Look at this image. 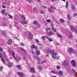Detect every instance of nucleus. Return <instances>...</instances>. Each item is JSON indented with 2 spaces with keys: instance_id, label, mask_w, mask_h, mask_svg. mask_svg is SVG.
Listing matches in <instances>:
<instances>
[{
  "instance_id": "603ef678",
  "label": "nucleus",
  "mask_w": 77,
  "mask_h": 77,
  "mask_svg": "<svg viewBox=\"0 0 77 77\" xmlns=\"http://www.w3.org/2000/svg\"><path fill=\"white\" fill-rule=\"evenodd\" d=\"M2 57V54L0 53V57Z\"/></svg>"
},
{
  "instance_id": "6ab92c4d",
  "label": "nucleus",
  "mask_w": 77,
  "mask_h": 77,
  "mask_svg": "<svg viewBox=\"0 0 77 77\" xmlns=\"http://www.w3.org/2000/svg\"><path fill=\"white\" fill-rule=\"evenodd\" d=\"M2 35H3L4 36H5V35H6V32H5V31H2Z\"/></svg>"
},
{
  "instance_id": "1a4fd4ad",
  "label": "nucleus",
  "mask_w": 77,
  "mask_h": 77,
  "mask_svg": "<svg viewBox=\"0 0 77 77\" xmlns=\"http://www.w3.org/2000/svg\"><path fill=\"white\" fill-rule=\"evenodd\" d=\"M17 74L20 77H23V75H24V73H23L18 72Z\"/></svg>"
},
{
  "instance_id": "412c9836",
  "label": "nucleus",
  "mask_w": 77,
  "mask_h": 77,
  "mask_svg": "<svg viewBox=\"0 0 77 77\" xmlns=\"http://www.w3.org/2000/svg\"><path fill=\"white\" fill-rule=\"evenodd\" d=\"M60 21L61 22V23H64L65 22V21L62 19H61L60 20Z\"/></svg>"
},
{
  "instance_id": "5fc2aeb1",
  "label": "nucleus",
  "mask_w": 77,
  "mask_h": 77,
  "mask_svg": "<svg viewBox=\"0 0 77 77\" xmlns=\"http://www.w3.org/2000/svg\"><path fill=\"white\" fill-rule=\"evenodd\" d=\"M23 60H26V58L25 57H23Z\"/></svg>"
},
{
  "instance_id": "473e14b6",
  "label": "nucleus",
  "mask_w": 77,
  "mask_h": 77,
  "mask_svg": "<svg viewBox=\"0 0 77 77\" xmlns=\"http://www.w3.org/2000/svg\"><path fill=\"white\" fill-rule=\"evenodd\" d=\"M50 19L47 20H46L47 22H48V23H50Z\"/></svg>"
},
{
  "instance_id": "c85d7f7f",
  "label": "nucleus",
  "mask_w": 77,
  "mask_h": 77,
  "mask_svg": "<svg viewBox=\"0 0 77 77\" xmlns=\"http://www.w3.org/2000/svg\"><path fill=\"white\" fill-rule=\"evenodd\" d=\"M48 40L49 42H51V41H53V40L50 38H48Z\"/></svg>"
},
{
  "instance_id": "338daca9",
  "label": "nucleus",
  "mask_w": 77,
  "mask_h": 77,
  "mask_svg": "<svg viewBox=\"0 0 77 77\" xmlns=\"http://www.w3.org/2000/svg\"><path fill=\"white\" fill-rule=\"evenodd\" d=\"M37 60H39V58H37Z\"/></svg>"
},
{
  "instance_id": "c756f323",
  "label": "nucleus",
  "mask_w": 77,
  "mask_h": 77,
  "mask_svg": "<svg viewBox=\"0 0 77 77\" xmlns=\"http://www.w3.org/2000/svg\"><path fill=\"white\" fill-rule=\"evenodd\" d=\"M27 2H29V3H31L32 2V0H26Z\"/></svg>"
},
{
  "instance_id": "dca6fc26",
  "label": "nucleus",
  "mask_w": 77,
  "mask_h": 77,
  "mask_svg": "<svg viewBox=\"0 0 77 77\" xmlns=\"http://www.w3.org/2000/svg\"><path fill=\"white\" fill-rule=\"evenodd\" d=\"M33 23L34 24H37V23H38V22L37 21L34 20L33 22Z\"/></svg>"
},
{
  "instance_id": "052dcab7",
  "label": "nucleus",
  "mask_w": 77,
  "mask_h": 77,
  "mask_svg": "<svg viewBox=\"0 0 77 77\" xmlns=\"http://www.w3.org/2000/svg\"><path fill=\"white\" fill-rule=\"evenodd\" d=\"M3 69V68H0V71H2V70H3V69Z\"/></svg>"
},
{
  "instance_id": "58836bf2",
  "label": "nucleus",
  "mask_w": 77,
  "mask_h": 77,
  "mask_svg": "<svg viewBox=\"0 0 77 77\" xmlns=\"http://www.w3.org/2000/svg\"><path fill=\"white\" fill-rule=\"evenodd\" d=\"M40 13L42 14H44V12L43 11H40Z\"/></svg>"
},
{
  "instance_id": "f257e3e1",
  "label": "nucleus",
  "mask_w": 77,
  "mask_h": 77,
  "mask_svg": "<svg viewBox=\"0 0 77 77\" xmlns=\"http://www.w3.org/2000/svg\"><path fill=\"white\" fill-rule=\"evenodd\" d=\"M47 53H50L51 55L52 54V59H56V57L55 56H56L57 55V53H56L54 52V51H52L50 49H48L47 51Z\"/></svg>"
},
{
  "instance_id": "bf43d9fd",
  "label": "nucleus",
  "mask_w": 77,
  "mask_h": 77,
  "mask_svg": "<svg viewBox=\"0 0 77 77\" xmlns=\"http://www.w3.org/2000/svg\"><path fill=\"white\" fill-rule=\"evenodd\" d=\"M57 68H60V67L59 66H57Z\"/></svg>"
},
{
  "instance_id": "8fccbe9b",
  "label": "nucleus",
  "mask_w": 77,
  "mask_h": 77,
  "mask_svg": "<svg viewBox=\"0 0 77 77\" xmlns=\"http://www.w3.org/2000/svg\"><path fill=\"white\" fill-rule=\"evenodd\" d=\"M46 38L47 39H48V38H49L48 37V36L47 35L46 36Z\"/></svg>"
},
{
  "instance_id": "c9c22d12",
  "label": "nucleus",
  "mask_w": 77,
  "mask_h": 77,
  "mask_svg": "<svg viewBox=\"0 0 77 77\" xmlns=\"http://www.w3.org/2000/svg\"><path fill=\"white\" fill-rule=\"evenodd\" d=\"M76 15H77V14L76 13H74L73 14V16H74V17H76Z\"/></svg>"
},
{
  "instance_id": "9d476101",
  "label": "nucleus",
  "mask_w": 77,
  "mask_h": 77,
  "mask_svg": "<svg viewBox=\"0 0 77 77\" xmlns=\"http://www.w3.org/2000/svg\"><path fill=\"white\" fill-rule=\"evenodd\" d=\"M71 8L72 11H75L76 8L74 6V5L72 4L71 5Z\"/></svg>"
},
{
  "instance_id": "ea45409f",
  "label": "nucleus",
  "mask_w": 77,
  "mask_h": 77,
  "mask_svg": "<svg viewBox=\"0 0 77 77\" xmlns=\"http://www.w3.org/2000/svg\"><path fill=\"white\" fill-rule=\"evenodd\" d=\"M38 69L39 71H42V69L41 68H38Z\"/></svg>"
},
{
  "instance_id": "de8ad7c7",
  "label": "nucleus",
  "mask_w": 77,
  "mask_h": 77,
  "mask_svg": "<svg viewBox=\"0 0 77 77\" xmlns=\"http://www.w3.org/2000/svg\"><path fill=\"white\" fill-rule=\"evenodd\" d=\"M3 57H5L6 56V54L4 53H3Z\"/></svg>"
},
{
  "instance_id": "09e8293b",
  "label": "nucleus",
  "mask_w": 77,
  "mask_h": 77,
  "mask_svg": "<svg viewBox=\"0 0 77 77\" xmlns=\"http://www.w3.org/2000/svg\"><path fill=\"white\" fill-rule=\"evenodd\" d=\"M14 24H18V22H17L15 21H14Z\"/></svg>"
},
{
  "instance_id": "4d7b16f0",
  "label": "nucleus",
  "mask_w": 77,
  "mask_h": 77,
  "mask_svg": "<svg viewBox=\"0 0 77 77\" xmlns=\"http://www.w3.org/2000/svg\"><path fill=\"white\" fill-rule=\"evenodd\" d=\"M50 8H51L52 9H53L54 8L52 6H51L50 7Z\"/></svg>"
},
{
  "instance_id": "423d86ee",
  "label": "nucleus",
  "mask_w": 77,
  "mask_h": 77,
  "mask_svg": "<svg viewBox=\"0 0 77 77\" xmlns=\"http://www.w3.org/2000/svg\"><path fill=\"white\" fill-rule=\"evenodd\" d=\"M63 65L64 66H66L68 65V62L66 61H64L63 63Z\"/></svg>"
},
{
  "instance_id": "bb28decb",
  "label": "nucleus",
  "mask_w": 77,
  "mask_h": 77,
  "mask_svg": "<svg viewBox=\"0 0 77 77\" xmlns=\"http://www.w3.org/2000/svg\"><path fill=\"white\" fill-rule=\"evenodd\" d=\"M51 29V28H46V33H47V32H48V30H50Z\"/></svg>"
},
{
  "instance_id": "680f3d73",
  "label": "nucleus",
  "mask_w": 77,
  "mask_h": 77,
  "mask_svg": "<svg viewBox=\"0 0 77 77\" xmlns=\"http://www.w3.org/2000/svg\"><path fill=\"white\" fill-rule=\"evenodd\" d=\"M4 14L5 15H8V13H4Z\"/></svg>"
},
{
  "instance_id": "5701e85b",
  "label": "nucleus",
  "mask_w": 77,
  "mask_h": 77,
  "mask_svg": "<svg viewBox=\"0 0 77 77\" xmlns=\"http://www.w3.org/2000/svg\"><path fill=\"white\" fill-rule=\"evenodd\" d=\"M22 18L23 20H26V18H25V17L24 15H22Z\"/></svg>"
},
{
  "instance_id": "72a5a7b5",
  "label": "nucleus",
  "mask_w": 77,
  "mask_h": 77,
  "mask_svg": "<svg viewBox=\"0 0 77 77\" xmlns=\"http://www.w3.org/2000/svg\"><path fill=\"white\" fill-rule=\"evenodd\" d=\"M1 60L4 63H5V61L4 60V59L3 58H1Z\"/></svg>"
},
{
  "instance_id": "b1692460",
  "label": "nucleus",
  "mask_w": 77,
  "mask_h": 77,
  "mask_svg": "<svg viewBox=\"0 0 77 77\" xmlns=\"http://www.w3.org/2000/svg\"><path fill=\"white\" fill-rule=\"evenodd\" d=\"M35 46L34 45H32V46H31V48H32V49H33V48H35Z\"/></svg>"
},
{
  "instance_id": "e2e57ef3",
  "label": "nucleus",
  "mask_w": 77,
  "mask_h": 77,
  "mask_svg": "<svg viewBox=\"0 0 77 77\" xmlns=\"http://www.w3.org/2000/svg\"><path fill=\"white\" fill-rule=\"evenodd\" d=\"M44 62H45V61H44V60H42V63H44Z\"/></svg>"
},
{
  "instance_id": "cd10ccee",
  "label": "nucleus",
  "mask_w": 77,
  "mask_h": 77,
  "mask_svg": "<svg viewBox=\"0 0 77 77\" xmlns=\"http://www.w3.org/2000/svg\"><path fill=\"white\" fill-rule=\"evenodd\" d=\"M20 49L21 50H22V51H24V52H26V50H24L23 48H21Z\"/></svg>"
},
{
  "instance_id": "0eeeda50",
  "label": "nucleus",
  "mask_w": 77,
  "mask_h": 77,
  "mask_svg": "<svg viewBox=\"0 0 77 77\" xmlns=\"http://www.w3.org/2000/svg\"><path fill=\"white\" fill-rule=\"evenodd\" d=\"M47 34L48 35V36H51V35H54V32L51 31H50L49 32H47Z\"/></svg>"
},
{
  "instance_id": "4468645a",
  "label": "nucleus",
  "mask_w": 77,
  "mask_h": 77,
  "mask_svg": "<svg viewBox=\"0 0 77 77\" xmlns=\"http://www.w3.org/2000/svg\"><path fill=\"white\" fill-rule=\"evenodd\" d=\"M58 73L60 75H62V74H63V72H62V71H61V70H60V71H59L58 72Z\"/></svg>"
},
{
  "instance_id": "37998d69",
  "label": "nucleus",
  "mask_w": 77,
  "mask_h": 77,
  "mask_svg": "<svg viewBox=\"0 0 77 77\" xmlns=\"http://www.w3.org/2000/svg\"><path fill=\"white\" fill-rule=\"evenodd\" d=\"M17 68H21V66L19 65H17L16 66Z\"/></svg>"
},
{
  "instance_id": "0e129e2a",
  "label": "nucleus",
  "mask_w": 77,
  "mask_h": 77,
  "mask_svg": "<svg viewBox=\"0 0 77 77\" xmlns=\"http://www.w3.org/2000/svg\"><path fill=\"white\" fill-rule=\"evenodd\" d=\"M29 59L31 61L32 60L31 59V58L30 57H29Z\"/></svg>"
},
{
  "instance_id": "20e7f679",
  "label": "nucleus",
  "mask_w": 77,
  "mask_h": 77,
  "mask_svg": "<svg viewBox=\"0 0 77 77\" xmlns=\"http://www.w3.org/2000/svg\"><path fill=\"white\" fill-rule=\"evenodd\" d=\"M28 38L29 39H32L33 38V35H32V33L30 32H29Z\"/></svg>"
},
{
  "instance_id": "e433bc0d",
  "label": "nucleus",
  "mask_w": 77,
  "mask_h": 77,
  "mask_svg": "<svg viewBox=\"0 0 77 77\" xmlns=\"http://www.w3.org/2000/svg\"><path fill=\"white\" fill-rule=\"evenodd\" d=\"M42 39H45V36H43L42 38Z\"/></svg>"
},
{
  "instance_id": "7c9ffc66",
  "label": "nucleus",
  "mask_w": 77,
  "mask_h": 77,
  "mask_svg": "<svg viewBox=\"0 0 77 77\" xmlns=\"http://www.w3.org/2000/svg\"><path fill=\"white\" fill-rule=\"evenodd\" d=\"M8 16L10 18H11V19H12V16L10 15V14H8Z\"/></svg>"
},
{
  "instance_id": "a19ab883",
  "label": "nucleus",
  "mask_w": 77,
  "mask_h": 77,
  "mask_svg": "<svg viewBox=\"0 0 77 77\" xmlns=\"http://www.w3.org/2000/svg\"><path fill=\"white\" fill-rule=\"evenodd\" d=\"M3 26H7V24H6V23H5L3 24Z\"/></svg>"
},
{
  "instance_id": "864d4df0",
  "label": "nucleus",
  "mask_w": 77,
  "mask_h": 77,
  "mask_svg": "<svg viewBox=\"0 0 77 77\" xmlns=\"http://www.w3.org/2000/svg\"><path fill=\"white\" fill-rule=\"evenodd\" d=\"M44 9H47V6H44Z\"/></svg>"
},
{
  "instance_id": "a211bd4d",
  "label": "nucleus",
  "mask_w": 77,
  "mask_h": 77,
  "mask_svg": "<svg viewBox=\"0 0 77 77\" xmlns=\"http://www.w3.org/2000/svg\"><path fill=\"white\" fill-rule=\"evenodd\" d=\"M66 8H68V2H66Z\"/></svg>"
},
{
  "instance_id": "49530a36",
  "label": "nucleus",
  "mask_w": 77,
  "mask_h": 77,
  "mask_svg": "<svg viewBox=\"0 0 77 77\" xmlns=\"http://www.w3.org/2000/svg\"><path fill=\"white\" fill-rule=\"evenodd\" d=\"M0 51H1V52H3V50H2V48H1V47H0Z\"/></svg>"
},
{
  "instance_id": "9b49d317",
  "label": "nucleus",
  "mask_w": 77,
  "mask_h": 77,
  "mask_svg": "<svg viewBox=\"0 0 77 77\" xmlns=\"http://www.w3.org/2000/svg\"><path fill=\"white\" fill-rule=\"evenodd\" d=\"M7 44L8 45H10V44H12V40L11 39H9L8 42H7Z\"/></svg>"
},
{
  "instance_id": "f03ea898",
  "label": "nucleus",
  "mask_w": 77,
  "mask_h": 77,
  "mask_svg": "<svg viewBox=\"0 0 77 77\" xmlns=\"http://www.w3.org/2000/svg\"><path fill=\"white\" fill-rule=\"evenodd\" d=\"M71 63L73 66L75 67L76 66V62L74 60H72L71 61Z\"/></svg>"
},
{
  "instance_id": "39448f33",
  "label": "nucleus",
  "mask_w": 77,
  "mask_h": 77,
  "mask_svg": "<svg viewBox=\"0 0 77 77\" xmlns=\"http://www.w3.org/2000/svg\"><path fill=\"white\" fill-rule=\"evenodd\" d=\"M68 52H69L70 53H74V49L72 48H68Z\"/></svg>"
},
{
  "instance_id": "f3484780",
  "label": "nucleus",
  "mask_w": 77,
  "mask_h": 77,
  "mask_svg": "<svg viewBox=\"0 0 77 77\" xmlns=\"http://www.w3.org/2000/svg\"><path fill=\"white\" fill-rule=\"evenodd\" d=\"M12 64L11 63H8V66L9 67H11L12 66Z\"/></svg>"
},
{
  "instance_id": "79ce46f5",
  "label": "nucleus",
  "mask_w": 77,
  "mask_h": 77,
  "mask_svg": "<svg viewBox=\"0 0 77 77\" xmlns=\"http://www.w3.org/2000/svg\"><path fill=\"white\" fill-rule=\"evenodd\" d=\"M2 8H6V6H5L3 5H2Z\"/></svg>"
},
{
  "instance_id": "3c124183",
  "label": "nucleus",
  "mask_w": 77,
  "mask_h": 77,
  "mask_svg": "<svg viewBox=\"0 0 77 77\" xmlns=\"http://www.w3.org/2000/svg\"><path fill=\"white\" fill-rule=\"evenodd\" d=\"M20 45H22V46H23V45H24V44L23 43H20Z\"/></svg>"
},
{
  "instance_id": "6e6552de",
  "label": "nucleus",
  "mask_w": 77,
  "mask_h": 77,
  "mask_svg": "<svg viewBox=\"0 0 77 77\" xmlns=\"http://www.w3.org/2000/svg\"><path fill=\"white\" fill-rule=\"evenodd\" d=\"M68 37L69 38H72V34L71 32H70L68 34Z\"/></svg>"
},
{
  "instance_id": "a18cd8bd",
  "label": "nucleus",
  "mask_w": 77,
  "mask_h": 77,
  "mask_svg": "<svg viewBox=\"0 0 77 77\" xmlns=\"http://www.w3.org/2000/svg\"><path fill=\"white\" fill-rule=\"evenodd\" d=\"M2 4H3V5H6V3L5 2H3L2 3Z\"/></svg>"
},
{
  "instance_id": "6e6d98bb",
  "label": "nucleus",
  "mask_w": 77,
  "mask_h": 77,
  "mask_svg": "<svg viewBox=\"0 0 77 77\" xmlns=\"http://www.w3.org/2000/svg\"><path fill=\"white\" fill-rule=\"evenodd\" d=\"M68 19H69H69H70V16H68Z\"/></svg>"
},
{
  "instance_id": "a878e982",
  "label": "nucleus",
  "mask_w": 77,
  "mask_h": 77,
  "mask_svg": "<svg viewBox=\"0 0 77 77\" xmlns=\"http://www.w3.org/2000/svg\"><path fill=\"white\" fill-rule=\"evenodd\" d=\"M36 53H37V54L38 55H39V54H40V52H39V51H36Z\"/></svg>"
},
{
  "instance_id": "4c0bfd02",
  "label": "nucleus",
  "mask_w": 77,
  "mask_h": 77,
  "mask_svg": "<svg viewBox=\"0 0 77 77\" xmlns=\"http://www.w3.org/2000/svg\"><path fill=\"white\" fill-rule=\"evenodd\" d=\"M36 8H33V11H34V12H35V11H36Z\"/></svg>"
},
{
  "instance_id": "13d9d810",
  "label": "nucleus",
  "mask_w": 77,
  "mask_h": 77,
  "mask_svg": "<svg viewBox=\"0 0 77 77\" xmlns=\"http://www.w3.org/2000/svg\"><path fill=\"white\" fill-rule=\"evenodd\" d=\"M35 48L36 50H37L38 49V48L37 47V46H35Z\"/></svg>"
},
{
  "instance_id": "f8f14e48",
  "label": "nucleus",
  "mask_w": 77,
  "mask_h": 77,
  "mask_svg": "<svg viewBox=\"0 0 77 77\" xmlns=\"http://www.w3.org/2000/svg\"><path fill=\"white\" fill-rule=\"evenodd\" d=\"M30 71L32 72H35V70L33 68H31Z\"/></svg>"
},
{
  "instance_id": "7ed1b4c3",
  "label": "nucleus",
  "mask_w": 77,
  "mask_h": 77,
  "mask_svg": "<svg viewBox=\"0 0 77 77\" xmlns=\"http://www.w3.org/2000/svg\"><path fill=\"white\" fill-rule=\"evenodd\" d=\"M70 29L72 30H73V31H74V32H75L76 33H77V29L74 27V26H73L70 25Z\"/></svg>"
},
{
  "instance_id": "393cba45",
  "label": "nucleus",
  "mask_w": 77,
  "mask_h": 77,
  "mask_svg": "<svg viewBox=\"0 0 77 77\" xmlns=\"http://www.w3.org/2000/svg\"><path fill=\"white\" fill-rule=\"evenodd\" d=\"M5 12V10H3L2 11V14H4Z\"/></svg>"
},
{
  "instance_id": "aec40b11",
  "label": "nucleus",
  "mask_w": 77,
  "mask_h": 77,
  "mask_svg": "<svg viewBox=\"0 0 77 77\" xmlns=\"http://www.w3.org/2000/svg\"><path fill=\"white\" fill-rule=\"evenodd\" d=\"M51 72V73H53V74H57V72H55L54 71H52Z\"/></svg>"
},
{
  "instance_id": "2f4dec72",
  "label": "nucleus",
  "mask_w": 77,
  "mask_h": 77,
  "mask_svg": "<svg viewBox=\"0 0 77 77\" xmlns=\"http://www.w3.org/2000/svg\"><path fill=\"white\" fill-rule=\"evenodd\" d=\"M57 34L58 35V36H59L60 38L62 37V36L60 35H59V33H57Z\"/></svg>"
},
{
  "instance_id": "4be33fe9",
  "label": "nucleus",
  "mask_w": 77,
  "mask_h": 77,
  "mask_svg": "<svg viewBox=\"0 0 77 77\" xmlns=\"http://www.w3.org/2000/svg\"><path fill=\"white\" fill-rule=\"evenodd\" d=\"M12 54L14 58V59H15V53L14 52H12Z\"/></svg>"
},
{
  "instance_id": "c03bdc74",
  "label": "nucleus",
  "mask_w": 77,
  "mask_h": 77,
  "mask_svg": "<svg viewBox=\"0 0 77 77\" xmlns=\"http://www.w3.org/2000/svg\"><path fill=\"white\" fill-rule=\"evenodd\" d=\"M72 71H73V72H74V74H76V72H75V71L74 70V69H72Z\"/></svg>"
},
{
  "instance_id": "f704fd0d",
  "label": "nucleus",
  "mask_w": 77,
  "mask_h": 77,
  "mask_svg": "<svg viewBox=\"0 0 77 77\" xmlns=\"http://www.w3.org/2000/svg\"><path fill=\"white\" fill-rule=\"evenodd\" d=\"M35 42H37V43H39V41H38V40L36 39L35 40Z\"/></svg>"
},
{
  "instance_id": "774afa93",
  "label": "nucleus",
  "mask_w": 77,
  "mask_h": 77,
  "mask_svg": "<svg viewBox=\"0 0 77 77\" xmlns=\"http://www.w3.org/2000/svg\"><path fill=\"white\" fill-rule=\"evenodd\" d=\"M55 29L54 28H52V30H54Z\"/></svg>"
},
{
  "instance_id": "2eb2a0df",
  "label": "nucleus",
  "mask_w": 77,
  "mask_h": 77,
  "mask_svg": "<svg viewBox=\"0 0 77 77\" xmlns=\"http://www.w3.org/2000/svg\"><path fill=\"white\" fill-rule=\"evenodd\" d=\"M21 24H27V23L26 21H22L20 22Z\"/></svg>"
},
{
  "instance_id": "69168bd1",
  "label": "nucleus",
  "mask_w": 77,
  "mask_h": 77,
  "mask_svg": "<svg viewBox=\"0 0 77 77\" xmlns=\"http://www.w3.org/2000/svg\"><path fill=\"white\" fill-rule=\"evenodd\" d=\"M54 32H56V29H54Z\"/></svg>"
},
{
  "instance_id": "ddd939ff",
  "label": "nucleus",
  "mask_w": 77,
  "mask_h": 77,
  "mask_svg": "<svg viewBox=\"0 0 77 77\" xmlns=\"http://www.w3.org/2000/svg\"><path fill=\"white\" fill-rule=\"evenodd\" d=\"M48 11L49 12H53V11L52 9H51L50 8H48Z\"/></svg>"
}]
</instances>
